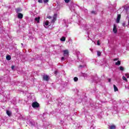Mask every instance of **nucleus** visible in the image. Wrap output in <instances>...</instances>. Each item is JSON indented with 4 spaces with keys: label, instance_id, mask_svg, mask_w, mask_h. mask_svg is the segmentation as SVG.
I'll use <instances>...</instances> for the list:
<instances>
[{
    "label": "nucleus",
    "instance_id": "nucleus-1",
    "mask_svg": "<svg viewBox=\"0 0 129 129\" xmlns=\"http://www.w3.org/2000/svg\"><path fill=\"white\" fill-rule=\"evenodd\" d=\"M39 106H40V105L39 104V103L37 102H33L32 103V107H33L34 108H38L39 107Z\"/></svg>",
    "mask_w": 129,
    "mask_h": 129
},
{
    "label": "nucleus",
    "instance_id": "nucleus-2",
    "mask_svg": "<svg viewBox=\"0 0 129 129\" xmlns=\"http://www.w3.org/2000/svg\"><path fill=\"white\" fill-rule=\"evenodd\" d=\"M57 19V14H54L53 17V19L51 20V23L54 24L56 22Z\"/></svg>",
    "mask_w": 129,
    "mask_h": 129
},
{
    "label": "nucleus",
    "instance_id": "nucleus-3",
    "mask_svg": "<svg viewBox=\"0 0 129 129\" xmlns=\"http://www.w3.org/2000/svg\"><path fill=\"white\" fill-rule=\"evenodd\" d=\"M113 32L114 34H116L117 33V28H116V25H113Z\"/></svg>",
    "mask_w": 129,
    "mask_h": 129
},
{
    "label": "nucleus",
    "instance_id": "nucleus-4",
    "mask_svg": "<svg viewBox=\"0 0 129 129\" xmlns=\"http://www.w3.org/2000/svg\"><path fill=\"white\" fill-rule=\"evenodd\" d=\"M121 17V15H120V14L117 15V19L116 20V22L117 23V24H118V23H119V21H120Z\"/></svg>",
    "mask_w": 129,
    "mask_h": 129
},
{
    "label": "nucleus",
    "instance_id": "nucleus-5",
    "mask_svg": "<svg viewBox=\"0 0 129 129\" xmlns=\"http://www.w3.org/2000/svg\"><path fill=\"white\" fill-rule=\"evenodd\" d=\"M43 78V80H45V81H48L49 79H50V78L48 77V75H44Z\"/></svg>",
    "mask_w": 129,
    "mask_h": 129
},
{
    "label": "nucleus",
    "instance_id": "nucleus-6",
    "mask_svg": "<svg viewBox=\"0 0 129 129\" xmlns=\"http://www.w3.org/2000/svg\"><path fill=\"white\" fill-rule=\"evenodd\" d=\"M63 55L64 56H69V52L68 50H63Z\"/></svg>",
    "mask_w": 129,
    "mask_h": 129
},
{
    "label": "nucleus",
    "instance_id": "nucleus-7",
    "mask_svg": "<svg viewBox=\"0 0 129 129\" xmlns=\"http://www.w3.org/2000/svg\"><path fill=\"white\" fill-rule=\"evenodd\" d=\"M23 14L22 13H18V18L19 19H23Z\"/></svg>",
    "mask_w": 129,
    "mask_h": 129
},
{
    "label": "nucleus",
    "instance_id": "nucleus-8",
    "mask_svg": "<svg viewBox=\"0 0 129 129\" xmlns=\"http://www.w3.org/2000/svg\"><path fill=\"white\" fill-rule=\"evenodd\" d=\"M44 26L45 28H46V27H47V26H49V21H46V22H45Z\"/></svg>",
    "mask_w": 129,
    "mask_h": 129
},
{
    "label": "nucleus",
    "instance_id": "nucleus-9",
    "mask_svg": "<svg viewBox=\"0 0 129 129\" xmlns=\"http://www.w3.org/2000/svg\"><path fill=\"white\" fill-rule=\"evenodd\" d=\"M113 87H114V90L115 92L116 91H118V89L117 88L116 86H115V85H113Z\"/></svg>",
    "mask_w": 129,
    "mask_h": 129
},
{
    "label": "nucleus",
    "instance_id": "nucleus-10",
    "mask_svg": "<svg viewBox=\"0 0 129 129\" xmlns=\"http://www.w3.org/2000/svg\"><path fill=\"white\" fill-rule=\"evenodd\" d=\"M60 41L61 42H65V41H66V38L63 36L62 38H60Z\"/></svg>",
    "mask_w": 129,
    "mask_h": 129
},
{
    "label": "nucleus",
    "instance_id": "nucleus-11",
    "mask_svg": "<svg viewBox=\"0 0 129 129\" xmlns=\"http://www.w3.org/2000/svg\"><path fill=\"white\" fill-rule=\"evenodd\" d=\"M16 13H20V12H22V9L17 8L16 9Z\"/></svg>",
    "mask_w": 129,
    "mask_h": 129
},
{
    "label": "nucleus",
    "instance_id": "nucleus-12",
    "mask_svg": "<svg viewBox=\"0 0 129 129\" xmlns=\"http://www.w3.org/2000/svg\"><path fill=\"white\" fill-rule=\"evenodd\" d=\"M35 20L38 23H40V17H36Z\"/></svg>",
    "mask_w": 129,
    "mask_h": 129
},
{
    "label": "nucleus",
    "instance_id": "nucleus-13",
    "mask_svg": "<svg viewBox=\"0 0 129 129\" xmlns=\"http://www.w3.org/2000/svg\"><path fill=\"white\" fill-rule=\"evenodd\" d=\"M115 126L114 125H111L109 126V128L110 129H115Z\"/></svg>",
    "mask_w": 129,
    "mask_h": 129
},
{
    "label": "nucleus",
    "instance_id": "nucleus-14",
    "mask_svg": "<svg viewBox=\"0 0 129 129\" xmlns=\"http://www.w3.org/2000/svg\"><path fill=\"white\" fill-rule=\"evenodd\" d=\"M7 114H8L9 116H11V115H12V112L10 111H7Z\"/></svg>",
    "mask_w": 129,
    "mask_h": 129
},
{
    "label": "nucleus",
    "instance_id": "nucleus-15",
    "mask_svg": "<svg viewBox=\"0 0 129 129\" xmlns=\"http://www.w3.org/2000/svg\"><path fill=\"white\" fill-rule=\"evenodd\" d=\"M122 78L124 81H125V82H127V79H126V78H125L124 76H123Z\"/></svg>",
    "mask_w": 129,
    "mask_h": 129
},
{
    "label": "nucleus",
    "instance_id": "nucleus-16",
    "mask_svg": "<svg viewBox=\"0 0 129 129\" xmlns=\"http://www.w3.org/2000/svg\"><path fill=\"white\" fill-rule=\"evenodd\" d=\"M6 59H7V60H8V61H10V60H11V56L10 55H7L6 56Z\"/></svg>",
    "mask_w": 129,
    "mask_h": 129
},
{
    "label": "nucleus",
    "instance_id": "nucleus-17",
    "mask_svg": "<svg viewBox=\"0 0 129 129\" xmlns=\"http://www.w3.org/2000/svg\"><path fill=\"white\" fill-rule=\"evenodd\" d=\"M115 65L119 66V65H120V61L118 60V61L115 63Z\"/></svg>",
    "mask_w": 129,
    "mask_h": 129
},
{
    "label": "nucleus",
    "instance_id": "nucleus-18",
    "mask_svg": "<svg viewBox=\"0 0 129 129\" xmlns=\"http://www.w3.org/2000/svg\"><path fill=\"white\" fill-rule=\"evenodd\" d=\"M119 69L121 71H123V70H124V69L122 67H120Z\"/></svg>",
    "mask_w": 129,
    "mask_h": 129
},
{
    "label": "nucleus",
    "instance_id": "nucleus-19",
    "mask_svg": "<svg viewBox=\"0 0 129 129\" xmlns=\"http://www.w3.org/2000/svg\"><path fill=\"white\" fill-rule=\"evenodd\" d=\"M74 80V81H75L76 82L77 81H78V78L75 77Z\"/></svg>",
    "mask_w": 129,
    "mask_h": 129
},
{
    "label": "nucleus",
    "instance_id": "nucleus-20",
    "mask_svg": "<svg viewBox=\"0 0 129 129\" xmlns=\"http://www.w3.org/2000/svg\"><path fill=\"white\" fill-rule=\"evenodd\" d=\"M100 55H101V52H100V51H97V55L98 56H100Z\"/></svg>",
    "mask_w": 129,
    "mask_h": 129
},
{
    "label": "nucleus",
    "instance_id": "nucleus-21",
    "mask_svg": "<svg viewBox=\"0 0 129 129\" xmlns=\"http://www.w3.org/2000/svg\"><path fill=\"white\" fill-rule=\"evenodd\" d=\"M38 2L40 4H43V0H38Z\"/></svg>",
    "mask_w": 129,
    "mask_h": 129
},
{
    "label": "nucleus",
    "instance_id": "nucleus-22",
    "mask_svg": "<svg viewBox=\"0 0 129 129\" xmlns=\"http://www.w3.org/2000/svg\"><path fill=\"white\" fill-rule=\"evenodd\" d=\"M125 76L126 77H127V78H129V74H125Z\"/></svg>",
    "mask_w": 129,
    "mask_h": 129
},
{
    "label": "nucleus",
    "instance_id": "nucleus-23",
    "mask_svg": "<svg viewBox=\"0 0 129 129\" xmlns=\"http://www.w3.org/2000/svg\"><path fill=\"white\" fill-rule=\"evenodd\" d=\"M65 3H66L67 4H68V3H69V2H70V0H64Z\"/></svg>",
    "mask_w": 129,
    "mask_h": 129
},
{
    "label": "nucleus",
    "instance_id": "nucleus-24",
    "mask_svg": "<svg viewBox=\"0 0 129 129\" xmlns=\"http://www.w3.org/2000/svg\"><path fill=\"white\" fill-rule=\"evenodd\" d=\"M43 2L45 4H46V3H48V2H49V0H43Z\"/></svg>",
    "mask_w": 129,
    "mask_h": 129
},
{
    "label": "nucleus",
    "instance_id": "nucleus-25",
    "mask_svg": "<svg viewBox=\"0 0 129 129\" xmlns=\"http://www.w3.org/2000/svg\"><path fill=\"white\" fill-rule=\"evenodd\" d=\"M97 45H98L99 46V45H100V43L99 40H98V41H97Z\"/></svg>",
    "mask_w": 129,
    "mask_h": 129
},
{
    "label": "nucleus",
    "instance_id": "nucleus-26",
    "mask_svg": "<svg viewBox=\"0 0 129 129\" xmlns=\"http://www.w3.org/2000/svg\"><path fill=\"white\" fill-rule=\"evenodd\" d=\"M14 69H15V66H12V70H14Z\"/></svg>",
    "mask_w": 129,
    "mask_h": 129
},
{
    "label": "nucleus",
    "instance_id": "nucleus-27",
    "mask_svg": "<svg viewBox=\"0 0 129 129\" xmlns=\"http://www.w3.org/2000/svg\"><path fill=\"white\" fill-rule=\"evenodd\" d=\"M117 60H118V58H115L113 59V61H117Z\"/></svg>",
    "mask_w": 129,
    "mask_h": 129
},
{
    "label": "nucleus",
    "instance_id": "nucleus-28",
    "mask_svg": "<svg viewBox=\"0 0 129 129\" xmlns=\"http://www.w3.org/2000/svg\"><path fill=\"white\" fill-rule=\"evenodd\" d=\"M64 57H62L61 58V61H63V60H64Z\"/></svg>",
    "mask_w": 129,
    "mask_h": 129
},
{
    "label": "nucleus",
    "instance_id": "nucleus-29",
    "mask_svg": "<svg viewBox=\"0 0 129 129\" xmlns=\"http://www.w3.org/2000/svg\"><path fill=\"white\" fill-rule=\"evenodd\" d=\"M91 13H92V14H95V11H92V12H91Z\"/></svg>",
    "mask_w": 129,
    "mask_h": 129
},
{
    "label": "nucleus",
    "instance_id": "nucleus-30",
    "mask_svg": "<svg viewBox=\"0 0 129 129\" xmlns=\"http://www.w3.org/2000/svg\"><path fill=\"white\" fill-rule=\"evenodd\" d=\"M47 18H48V19H51L52 18V17L51 16H48V17H47Z\"/></svg>",
    "mask_w": 129,
    "mask_h": 129
},
{
    "label": "nucleus",
    "instance_id": "nucleus-31",
    "mask_svg": "<svg viewBox=\"0 0 129 129\" xmlns=\"http://www.w3.org/2000/svg\"><path fill=\"white\" fill-rule=\"evenodd\" d=\"M108 81H109V82H110V81H111V80L110 79H108Z\"/></svg>",
    "mask_w": 129,
    "mask_h": 129
},
{
    "label": "nucleus",
    "instance_id": "nucleus-32",
    "mask_svg": "<svg viewBox=\"0 0 129 129\" xmlns=\"http://www.w3.org/2000/svg\"><path fill=\"white\" fill-rule=\"evenodd\" d=\"M125 25V24H124V23H123L122 24V26H123V27H124V25Z\"/></svg>",
    "mask_w": 129,
    "mask_h": 129
},
{
    "label": "nucleus",
    "instance_id": "nucleus-33",
    "mask_svg": "<svg viewBox=\"0 0 129 129\" xmlns=\"http://www.w3.org/2000/svg\"><path fill=\"white\" fill-rule=\"evenodd\" d=\"M54 73L55 74H56L57 73V72H55Z\"/></svg>",
    "mask_w": 129,
    "mask_h": 129
}]
</instances>
